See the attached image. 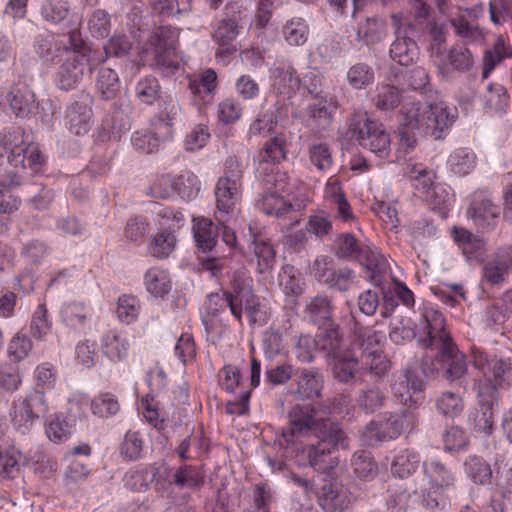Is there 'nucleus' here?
<instances>
[{
	"label": "nucleus",
	"mask_w": 512,
	"mask_h": 512,
	"mask_svg": "<svg viewBox=\"0 0 512 512\" xmlns=\"http://www.w3.org/2000/svg\"><path fill=\"white\" fill-rule=\"evenodd\" d=\"M419 329L424 333L419 337V345L438 351L436 362L439 367H433L430 371L441 370L451 382L461 379L468 371L466 356L459 351L446 330L443 314L436 308H425Z\"/></svg>",
	"instance_id": "obj_1"
},
{
	"label": "nucleus",
	"mask_w": 512,
	"mask_h": 512,
	"mask_svg": "<svg viewBox=\"0 0 512 512\" xmlns=\"http://www.w3.org/2000/svg\"><path fill=\"white\" fill-rule=\"evenodd\" d=\"M205 306L207 313L212 316H217L229 308L239 323H242L243 311L251 324L262 326L267 322L260 298L254 293L252 279L245 268L233 273L230 289L208 295Z\"/></svg>",
	"instance_id": "obj_2"
},
{
	"label": "nucleus",
	"mask_w": 512,
	"mask_h": 512,
	"mask_svg": "<svg viewBox=\"0 0 512 512\" xmlns=\"http://www.w3.org/2000/svg\"><path fill=\"white\" fill-rule=\"evenodd\" d=\"M7 159L9 168L6 170L24 171L30 169L37 173L40 171L43 158L37 145L25 138L21 128H14L6 134H0V166Z\"/></svg>",
	"instance_id": "obj_3"
},
{
	"label": "nucleus",
	"mask_w": 512,
	"mask_h": 512,
	"mask_svg": "<svg viewBox=\"0 0 512 512\" xmlns=\"http://www.w3.org/2000/svg\"><path fill=\"white\" fill-rule=\"evenodd\" d=\"M403 115L405 125L421 127L435 139L442 138L443 132L450 128L456 118L455 109L449 108L443 102L404 104Z\"/></svg>",
	"instance_id": "obj_4"
},
{
	"label": "nucleus",
	"mask_w": 512,
	"mask_h": 512,
	"mask_svg": "<svg viewBox=\"0 0 512 512\" xmlns=\"http://www.w3.org/2000/svg\"><path fill=\"white\" fill-rule=\"evenodd\" d=\"M316 444H310L302 449L309 466L322 473H328L337 466V458L333 457L336 450L349 449L350 439L340 424L323 430L314 436Z\"/></svg>",
	"instance_id": "obj_5"
},
{
	"label": "nucleus",
	"mask_w": 512,
	"mask_h": 512,
	"mask_svg": "<svg viewBox=\"0 0 512 512\" xmlns=\"http://www.w3.org/2000/svg\"><path fill=\"white\" fill-rule=\"evenodd\" d=\"M338 424L329 418L318 417L309 403L295 404L288 412V426L283 430L282 438L287 447L296 446L302 438L313 437Z\"/></svg>",
	"instance_id": "obj_6"
},
{
	"label": "nucleus",
	"mask_w": 512,
	"mask_h": 512,
	"mask_svg": "<svg viewBox=\"0 0 512 512\" xmlns=\"http://www.w3.org/2000/svg\"><path fill=\"white\" fill-rule=\"evenodd\" d=\"M293 184L285 173H277L274 178V189L266 192L257 202V207L266 215L277 218L285 217L291 212H300L307 206L308 199L304 196L293 200Z\"/></svg>",
	"instance_id": "obj_7"
},
{
	"label": "nucleus",
	"mask_w": 512,
	"mask_h": 512,
	"mask_svg": "<svg viewBox=\"0 0 512 512\" xmlns=\"http://www.w3.org/2000/svg\"><path fill=\"white\" fill-rule=\"evenodd\" d=\"M193 234L197 247L203 253H214L211 256L201 258L202 269L209 271L214 277L219 276L226 262L224 257H220L216 253L219 227L207 218L194 219Z\"/></svg>",
	"instance_id": "obj_8"
},
{
	"label": "nucleus",
	"mask_w": 512,
	"mask_h": 512,
	"mask_svg": "<svg viewBox=\"0 0 512 512\" xmlns=\"http://www.w3.org/2000/svg\"><path fill=\"white\" fill-rule=\"evenodd\" d=\"M350 132L360 146L377 155L380 158L388 157L391 140L383 126L367 117L353 119L350 124Z\"/></svg>",
	"instance_id": "obj_9"
},
{
	"label": "nucleus",
	"mask_w": 512,
	"mask_h": 512,
	"mask_svg": "<svg viewBox=\"0 0 512 512\" xmlns=\"http://www.w3.org/2000/svg\"><path fill=\"white\" fill-rule=\"evenodd\" d=\"M49 411V406L43 391L32 390L24 398L15 400L10 409L13 426L21 433H27L34 422Z\"/></svg>",
	"instance_id": "obj_10"
},
{
	"label": "nucleus",
	"mask_w": 512,
	"mask_h": 512,
	"mask_svg": "<svg viewBox=\"0 0 512 512\" xmlns=\"http://www.w3.org/2000/svg\"><path fill=\"white\" fill-rule=\"evenodd\" d=\"M94 70L92 58L66 57L57 68L54 83L61 91L79 88L85 79H90Z\"/></svg>",
	"instance_id": "obj_11"
},
{
	"label": "nucleus",
	"mask_w": 512,
	"mask_h": 512,
	"mask_svg": "<svg viewBox=\"0 0 512 512\" xmlns=\"http://www.w3.org/2000/svg\"><path fill=\"white\" fill-rule=\"evenodd\" d=\"M337 102L333 98L316 97L303 111L305 126L315 134L327 131L334 121Z\"/></svg>",
	"instance_id": "obj_12"
},
{
	"label": "nucleus",
	"mask_w": 512,
	"mask_h": 512,
	"mask_svg": "<svg viewBox=\"0 0 512 512\" xmlns=\"http://www.w3.org/2000/svg\"><path fill=\"white\" fill-rule=\"evenodd\" d=\"M272 92L276 95L291 97L301 86V77L289 60H277L270 68Z\"/></svg>",
	"instance_id": "obj_13"
},
{
	"label": "nucleus",
	"mask_w": 512,
	"mask_h": 512,
	"mask_svg": "<svg viewBox=\"0 0 512 512\" xmlns=\"http://www.w3.org/2000/svg\"><path fill=\"white\" fill-rule=\"evenodd\" d=\"M315 493L320 507L325 512H347L351 503L347 489L327 476L323 478V484Z\"/></svg>",
	"instance_id": "obj_14"
},
{
	"label": "nucleus",
	"mask_w": 512,
	"mask_h": 512,
	"mask_svg": "<svg viewBox=\"0 0 512 512\" xmlns=\"http://www.w3.org/2000/svg\"><path fill=\"white\" fill-rule=\"evenodd\" d=\"M424 386L425 382L423 378L415 369L409 367L404 371L403 375L392 384L391 390L400 404L415 407L419 403V394L423 391Z\"/></svg>",
	"instance_id": "obj_15"
},
{
	"label": "nucleus",
	"mask_w": 512,
	"mask_h": 512,
	"mask_svg": "<svg viewBox=\"0 0 512 512\" xmlns=\"http://www.w3.org/2000/svg\"><path fill=\"white\" fill-rule=\"evenodd\" d=\"M501 209L482 193L473 196L467 215L483 231H491L497 226Z\"/></svg>",
	"instance_id": "obj_16"
},
{
	"label": "nucleus",
	"mask_w": 512,
	"mask_h": 512,
	"mask_svg": "<svg viewBox=\"0 0 512 512\" xmlns=\"http://www.w3.org/2000/svg\"><path fill=\"white\" fill-rule=\"evenodd\" d=\"M419 424V415L415 407L403 409L401 413L392 415L384 424L377 436L380 441L391 440L403 433L413 432Z\"/></svg>",
	"instance_id": "obj_17"
},
{
	"label": "nucleus",
	"mask_w": 512,
	"mask_h": 512,
	"mask_svg": "<svg viewBox=\"0 0 512 512\" xmlns=\"http://www.w3.org/2000/svg\"><path fill=\"white\" fill-rule=\"evenodd\" d=\"M91 97L89 94H81V100L72 102L66 111L67 127L75 135H85L92 124Z\"/></svg>",
	"instance_id": "obj_18"
},
{
	"label": "nucleus",
	"mask_w": 512,
	"mask_h": 512,
	"mask_svg": "<svg viewBox=\"0 0 512 512\" xmlns=\"http://www.w3.org/2000/svg\"><path fill=\"white\" fill-rule=\"evenodd\" d=\"M131 341L124 331L111 329L100 338V350L104 357L111 362H123L128 358Z\"/></svg>",
	"instance_id": "obj_19"
},
{
	"label": "nucleus",
	"mask_w": 512,
	"mask_h": 512,
	"mask_svg": "<svg viewBox=\"0 0 512 512\" xmlns=\"http://www.w3.org/2000/svg\"><path fill=\"white\" fill-rule=\"evenodd\" d=\"M240 32L239 20L237 17H228L220 20L212 34V39L219 45L216 51L217 57H228L237 51L234 44Z\"/></svg>",
	"instance_id": "obj_20"
},
{
	"label": "nucleus",
	"mask_w": 512,
	"mask_h": 512,
	"mask_svg": "<svg viewBox=\"0 0 512 512\" xmlns=\"http://www.w3.org/2000/svg\"><path fill=\"white\" fill-rule=\"evenodd\" d=\"M388 26L381 17H367L360 21L356 28V41L368 48L385 43L388 38Z\"/></svg>",
	"instance_id": "obj_21"
},
{
	"label": "nucleus",
	"mask_w": 512,
	"mask_h": 512,
	"mask_svg": "<svg viewBox=\"0 0 512 512\" xmlns=\"http://www.w3.org/2000/svg\"><path fill=\"white\" fill-rule=\"evenodd\" d=\"M242 186L227 184L218 179L214 194L216 199L215 217L218 222H226L234 213L237 201L240 198Z\"/></svg>",
	"instance_id": "obj_22"
},
{
	"label": "nucleus",
	"mask_w": 512,
	"mask_h": 512,
	"mask_svg": "<svg viewBox=\"0 0 512 512\" xmlns=\"http://www.w3.org/2000/svg\"><path fill=\"white\" fill-rule=\"evenodd\" d=\"M438 59L442 73H466L473 68L475 63L472 51L463 44H454Z\"/></svg>",
	"instance_id": "obj_23"
},
{
	"label": "nucleus",
	"mask_w": 512,
	"mask_h": 512,
	"mask_svg": "<svg viewBox=\"0 0 512 512\" xmlns=\"http://www.w3.org/2000/svg\"><path fill=\"white\" fill-rule=\"evenodd\" d=\"M103 127L114 139H120L121 134L130 128L127 100L122 97L114 99L103 119Z\"/></svg>",
	"instance_id": "obj_24"
},
{
	"label": "nucleus",
	"mask_w": 512,
	"mask_h": 512,
	"mask_svg": "<svg viewBox=\"0 0 512 512\" xmlns=\"http://www.w3.org/2000/svg\"><path fill=\"white\" fill-rule=\"evenodd\" d=\"M334 312L333 300L325 294H318L305 299L304 315L319 327L330 324Z\"/></svg>",
	"instance_id": "obj_25"
},
{
	"label": "nucleus",
	"mask_w": 512,
	"mask_h": 512,
	"mask_svg": "<svg viewBox=\"0 0 512 512\" xmlns=\"http://www.w3.org/2000/svg\"><path fill=\"white\" fill-rule=\"evenodd\" d=\"M422 470L429 485L440 488L456 486V475L452 468L439 458H427L423 461Z\"/></svg>",
	"instance_id": "obj_26"
},
{
	"label": "nucleus",
	"mask_w": 512,
	"mask_h": 512,
	"mask_svg": "<svg viewBox=\"0 0 512 512\" xmlns=\"http://www.w3.org/2000/svg\"><path fill=\"white\" fill-rule=\"evenodd\" d=\"M281 109L282 104L280 100L270 103L268 99H265L260 107V111L256 119L250 125L249 135L260 136L271 134L274 126L278 122Z\"/></svg>",
	"instance_id": "obj_27"
},
{
	"label": "nucleus",
	"mask_w": 512,
	"mask_h": 512,
	"mask_svg": "<svg viewBox=\"0 0 512 512\" xmlns=\"http://www.w3.org/2000/svg\"><path fill=\"white\" fill-rule=\"evenodd\" d=\"M297 393L306 399H314L321 396L323 389V374L315 368L297 370L295 374Z\"/></svg>",
	"instance_id": "obj_28"
},
{
	"label": "nucleus",
	"mask_w": 512,
	"mask_h": 512,
	"mask_svg": "<svg viewBox=\"0 0 512 512\" xmlns=\"http://www.w3.org/2000/svg\"><path fill=\"white\" fill-rule=\"evenodd\" d=\"M356 261L365 269L367 278L375 282H379V277L387 271L388 262L377 248L364 245L358 254Z\"/></svg>",
	"instance_id": "obj_29"
},
{
	"label": "nucleus",
	"mask_w": 512,
	"mask_h": 512,
	"mask_svg": "<svg viewBox=\"0 0 512 512\" xmlns=\"http://www.w3.org/2000/svg\"><path fill=\"white\" fill-rule=\"evenodd\" d=\"M249 239L257 258V271L260 274L271 270L275 263L276 252L269 240L255 233L249 225Z\"/></svg>",
	"instance_id": "obj_30"
},
{
	"label": "nucleus",
	"mask_w": 512,
	"mask_h": 512,
	"mask_svg": "<svg viewBox=\"0 0 512 512\" xmlns=\"http://www.w3.org/2000/svg\"><path fill=\"white\" fill-rule=\"evenodd\" d=\"M392 61L401 66L415 63L419 57V47L416 41L409 36L396 37L389 50Z\"/></svg>",
	"instance_id": "obj_31"
},
{
	"label": "nucleus",
	"mask_w": 512,
	"mask_h": 512,
	"mask_svg": "<svg viewBox=\"0 0 512 512\" xmlns=\"http://www.w3.org/2000/svg\"><path fill=\"white\" fill-rule=\"evenodd\" d=\"M22 174L19 171L6 170L0 174V214H11L18 210L20 200L11 195L6 196L5 191L21 184Z\"/></svg>",
	"instance_id": "obj_32"
},
{
	"label": "nucleus",
	"mask_w": 512,
	"mask_h": 512,
	"mask_svg": "<svg viewBox=\"0 0 512 512\" xmlns=\"http://www.w3.org/2000/svg\"><path fill=\"white\" fill-rule=\"evenodd\" d=\"M8 101L17 117L28 118L35 114V94L26 86L13 88L8 94Z\"/></svg>",
	"instance_id": "obj_33"
},
{
	"label": "nucleus",
	"mask_w": 512,
	"mask_h": 512,
	"mask_svg": "<svg viewBox=\"0 0 512 512\" xmlns=\"http://www.w3.org/2000/svg\"><path fill=\"white\" fill-rule=\"evenodd\" d=\"M512 266V254L509 250L499 251L484 266V277L492 284L504 282L505 276Z\"/></svg>",
	"instance_id": "obj_34"
},
{
	"label": "nucleus",
	"mask_w": 512,
	"mask_h": 512,
	"mask_svg": "<svg viewBox=\"0 0 512 512\" xmlns=\"http://www.w3.org/2000/svg\"><path fill=\"white\" fill-rule=\"evenodd\" d=\"M359 365L361 371L379 379L384 377L390 369V361L381 349L362 352Z\"/></svg>",
	"instance_id": "obj_35"
},
{
	"label": "nucleus",
	"mask_w": 512,
	"mask_h": 512,
	"mask_svg": "<svg viewBox=\"0 0 512 512\" xmlns=\"http://www.w3.org/2000/svg\"><path fill=\"white\" fill-rule=\"evenodd\" d=\"M388 505L397 512L413 510L421 503V497L417 490L409 489L401 485L389 489Z\"/></svg>",
	"instance_id": "obj_36"
},
{
	"label": "nucleus",
	"mask_w": 512,
	"mask_h": 512,
	"mask_svg": "<svg viewBox=\"0 0 512 512\" xmlns=\"http://www.w3.org/2000/svg\"><path fill=\"white\" fill-rule=\"evenodd\" d=\"M371 101L380 111H391L402 103L401 91L390 84L377 85Z\"/></svg>",
	"instance_id": "obj_37"
},
{
	"label": "nucleus",
	"mask_w": 512,
	"mask_h": 512,
	"mask_svg": "<svg viewBox=\"0 0 512 512\" xmlns=\"http://www.w3.org/2000/svg\"><path fill=\"white\" fill-rule=\"evenodd\" d=\"M96 89L103 100L110 101L116 99L120 94L118 74L111 68H101L96 78Z\"/></svg>",
	"instance_id": "obj_38"
},
{
	"label": "nucleus",
	"mask_w": 512,
	"mask_h": 512,
	"mask_svg": "<svg viewBox=\"0 0 512 512\" xmlns=\"http://www.w3.org/2000/svg\"><path fill=\"white\" fill-rule=\"evenodd\" d=\"M354 342L360 347L362 352L371 351L372 349H381V345L385 339L382 332L375 331L370 327H365L355 321L352 327Z\"/></svg>",
	"instance_id": "obj_39"
},
{
	"label": "nucleus",
	"mask_w": 512,
	"mask_h": 512,
	"mask_svg": "<svg viewBox=\"0 0 512 512\" xmlns=\"http://www.w3.org/2000/svg\"><path fill=\"white\" fill-rule=\"evenodd\" d=\"M419 463L420 456L416 451L403 449L396 454L392 461V474L402 479L407 478L417 470Z\"/></svg>",
	"instance_id": "obj_40"
},
{
	"label": "nucleus",
	"mask_w": 512,
	"mask_h": 512,
	"mask_svg": "<svg viewBox=\"0 0 512 512\" xmlns=\"http://www.w3.org/2000/svg\"><path fill=\"white\" fill-rule=\"evenodd\" d=\"M146 290L155 297H163L171 290L169 273L161 268L153 267L144 276Z\"/></svg>",
	"instance_id": "obj_41"
},
{
	"label": "nucleus",
	"mask_w": 512,
	"mask_h": 512,
	"mask_svg": "<svg viewBox=\"0 0 512 512\" xmlns=\"http://www.w3.org/2000/svg\"><path fill=\"white\" fill-rule=\"evenodd\" d=\"M177 239L173 231L163 229L151 237L148 251L157 259L167 258L176 248Z\"/></svg>",
	"instance_id": "obj_42"
},
{
	"label": "nucleus",
	"mask_w": 512,
	"mask_h": 512,
	"mask_svg": "<svg viewBox=\"0 0 512 512\" xmlns=\"http://www.w3.org/2000/svg\"><path fill=\"white\" fill-rule=\"evenodd\" d=\"M386 399L383 389L377 385H371L360 390L357 404L364 412L374 413L384 407Z\"/></svg>",
	"instance_id": "obj_43"
},
{
	"label": "nucleus",
	"mask_w": 512,
	"mask_h": 512,
	"mask_svg": "<svg viewBox=\"0 0 512 512\" xmlns=\"http://www.w3.org/2000/svg\"><path fill=\"white\" fill-rule=\"evenodd\" d=\"M317 347L327 353L328 356L339 358L341 353L342 336L337 326L321 330L316 335Z\"/></svg>",
	"instance_id": "obj_44"
},
{
	"label": "nucleus",
	"mask_w": 512,
	"mask_h": 512,
	"mask_svg": "<svg viewBox=\"0 0 512 512\" xmlns=\"http://www.w3.org/2000/svg\"><path fill=\"white\" fill-rule=\"evenodd\" d=\"M279 285L283 292L290 296H299L304 291V280L298 269L292 265H284L278 275Z\"/></svg>",
	"instance_id": "obj_45"
},
{
	"label": "nucleus",
	"mask_w": 512,
	"mask_h": 512,
	"mask_svg": "<svg viewBox=\"0 0 512 512\" xmlns=\"http://www.w3.org/2000/svg\"><path fill=\"white\" fill-rule=\"evenodd\" d=\"M365 244L360 243L353 234L344 233L338 235L333 243V253L339 259L356 260Z\"/></svg>",
	"instance_id": "obj_46"
},
{
	"label": "nucleus",
	"mask_w": 512,
	"mask_h": 512,
	"mask_svg": "<svg viewBox=\"0 0 512 512\" xmlns=\"http://www.w3.org/2000/svg\"><path fill=\"white\" fill-rule=\"evenodd\" d=\"M287 140L285 135L276 134L263 145L259 157L263 162L279 163L286 158Z\"/></svg>",
	"instance_id": "obj_47"
},
{
	"label": "nucleus",
	"mask_w": 512,
	"mask_h": 512,
	"mask_svg": "<svg viewBox=\"0 0 512 512\" xmlns=\"http://www.w3.org/2000/svg\"><path fill=\"white\" fill-rule=\"evenodd\" d=\"M204 483L203 475L196 466L182 465L172 477V484L181 489H198Z\"/></svg>",
	"instance_id": "obj_48"
},
{
	"label": "nucleus",
	"mask_w": 512,
	"mask_h": 512,
	"mask_svg": "<svg viewBox=\"0 0 512 512\" xmlns=\"http://www.w3.org/2000/svg\"><path fill=\"white\" fill-rule=\"evenodd\" d=\"M157 474L158 468L155 465H149L142 470L128 472L124 477L125 486L135 492L146 491Z\"/></svg>",
	"instance_id": "obj_49"
},
{
	"label": "nucleus",
	"mask_w": 512,
	"mask_h": 512,
	"mask_svg": "<svg viewBox=\"0 0 512 512\" xmlns=\"http://www.w3.org/2000/svg\"><path fill=\"white\" fill-rule=\"evenodd\" d=\"M436 409L445 417L455 418L465 407L464 400L459 393L452 391L442 392L435 401Z\"/></svg>",
	"instance_id": "obj_50"
},
{
	"label": "nucleus",
	"mask_w": 512,
	"mask_h": 512,
	"mask_svg": "<svg viewBox=\"0 0 512 512\" xmlns=\"http://www.w3.org/2000/svg\"><path fill=\"white\" fill-rule=\"evenodd\" d=\"M465 472L475 483L486 485L491 483L492 470L487 461L481 457L469 456L464 463Z\"/></svg>",
	"instance_id": "obj_51"
},
{
	"label": "nucleus",
	"mask_w": 512,
	"mask_h": 512,
	"mask_svg": "<svg viewBox=\"0 0 512 512\" xmlns=\"http://www.w3.org/2000/svg\"><path fill=\"white\" fill-rule=\"evenodd\" d=\"M282 33L286 42L291 46L305 44L309 35V27L301 17H294L283 26Z\"/></svg>",
	"instance_id": "obj_52"
},
{
	"label": "nucleus",
	"mask_w": 512,
	"mask_h": 512,
	"mask_svg": "<svg viewBox=\"0 0 512 512\" xmlns=\"http://www.w3.org/2000/svg\"><path fill=\"white\" fill-rule=\"evenodd\" d=\"M497 385L489 379H481L474 382L476 391L477 405L479 408L488 411L493 410L494 405L498 402Z\"/></svg>",
	"instance_id": "obj_53"
},
{
	"label": "nucleus",
	"mask_w": 512,
	"mask_h": 512,
	"mask_svg": "<svg viewBox=\"0 0 512 512\" xmlns=\"http://www.w3.org/2000/svg\"><path fill=\"white\" fill-rule=\"evenodd\" d=\"M70 12L68 0H44L41 6V16L51 24L65 21Z\"/></svg>",
	"instance_id": "obj_54"
},
{
	"label": "nucleus",
	"mask_w": 512,
	"mask_h": 512,
	"mask_svg": "<svg viewBox=\"0 0 512 512\" xmlns=\"http://www.w3.org/2000/svg\"><path fill=\"white\" fill-rule=\"evenodd\" d=\"M51 330L52 322L49 319L46 305L40 304L33 313L30 334L37 341H45Z\"/></svg>",
	"instance_id": "obj_55"
},
{
	"label": "nucleus",
	"mask_w": 512,
	"mask_h": 512,
	"mask_svg": "<svg viewBox=\"0 0 512 512\" xmlns=\"http://www.w3.org/2000/svg\"><path fill=\"white\" fill-rule=\"evenodd\" d=\"M476 163L475 153L468 148L456 149L450 154L448 164L451 170L459 175H466L474 169Z\"/></svg>",
	"instance_id": "obj_56"
},
{
	"label": "nucleus",
	"mask_w": 512,
	"mask_h": 512,
	"mask_svg": "<svg viewBox=\"0 0 512 512\" xmlns=\"http://www.w3.org/2000/svg\"><path fill=\"white\" fill-rule=\"evenodd\" d=\"M375 73L367 63H357L351 66L347 72V81L354 89H364L374 82Z\"/></svg>",
	"instance_id": "obj_57"
},
{
	"label": "nucleus",
	"mask_w": 512,
	"mask_h": 512,
	"mask_svg": "<svg viewBox=\"0 0 512 512\" xmlns=\"http://www.w3.org/2000/svg\"><path fill=\"white\" fill-rule=\"evenodd\" d=\"M174 192H177L184 199H192L200 191V181L198 177L185 171L178 176H173Z\"/></svg>",
	"instance_id": "obj_58"
},
{
	"label": "nucleus",
	"mask_w": 512,
	"mask_h": 512,
	"mask_svg": "<svg viewBox=\"0 0 512 512\" xmlns=\"http://www.w3.org/2000/svg\"><path fill=\"white\" fill-rule=\"evenodd\" d=\"M64 38L62 41L63 49L66 52H71L67 57L92 58L91 48L82 38L80 30L73 29Z\"/></svg>",
	"instance_id": "obj_59"
},
{
	"label": "nucleus",
	"mask_w": 512,
	"mask_h": 512,
	"mask_svg": "<svg viewBox=\"0 0 512 512\" xmlns=\"http://www.w3.org/2000/svg\"><path fill=\"white\" fill-rule=\"evenodd\" d=\"M452 490V488H440L429 485L428 488L424 489L421 494V504L426 509L431 511L445 510L449 506V500L446 496V492Z\"/></svg>",
	"instance_id": "obj_60"
},
{
	"label": "nucleus",
	"mask_w": 512,
	"mask_h": 512,
	"mask_svg": "<svg viewBox=\"0 0 512 512\" xmlns=\"http://www.w3.org/2000/svg\"><path fill=\"white\" fill-rule=\"evenodd\" d=\"M512 56V50L505 45L502 38H498L491 50L484 55L483 77L487 78L491 71L505 58Z\"/></svg>",
	"instance_id": "obj_61"
},
{
	"label": "nucleus",
	"mask_w": 512,
	"mask_h": 512,
	"mask_svg": "<svg viewBox=\"0 0 512 512\" xmlns=\"http://www.w3.org/2000/svg\"><path fill=\"white\" fill-rule=\"evenodd\" d=\"M62 321L71 327H82L88 318V309L78 302L65 303L60 311Z\"/></svg>",
	"instance_id": "obj_62"
},
{
	"label": "nucleus",
	"mask_w": 512,
	"mask_h": 512,
	"mask_svg": "<svg viewBox=\"0 0 512 512\" xmlns=\"http://www.w3.org/2000/svg\"><path fill=\"white\" fill-rule=\"evenodd\" d=\"M310 163L321 172H328L333 166L331 150L326 143L312 144L308 149Z\"/></svg>",
	"instance_id": "obj_63"
},
{
	"label": "nucleus",
	"mask_w": 512,
	"mask_h": 512,
	"mask_svg": "<svg viewBox=\"0 0 512 512\" xmlns=\"http://www.w3.org/2000/svg\"><path fill=\"white\" fill-rule=\"evenodd\" d=\"M491 372L493 383L500 388L512 385V360L510 358H497L492 361Z\"/></svg>",
	"instance_id": "obj_64"
}]
</instances>
